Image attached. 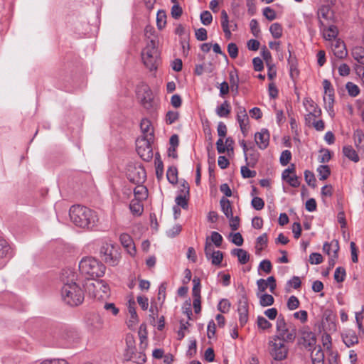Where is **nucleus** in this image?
I'll list each match as a JSON object with an SVG mask.
<instances>
[{
    "label": "nucleus",
    "instance_id": "nucleus-1",
    "mask_svg": "<svg viewBox=\"0 0 364 364\" xmlns=\"http://www.w3.org/2000/svg\"><path fill=\"white\" fill-rule=\"evenodd\" d=\"M70 220L77 227L83 229H92L98 223L97 213L83 205H73L69 210Z\"/></svg>",
    "mask_w": 364,
    "mask_h": 364
},
{
    "label": "nucleus",
    "instance_id": "nucleus-2",
    "mask_svg": "<svg viewBox=\"0 0 364 364\" xmlns=\"http://www.w3.org/2000/svg\"><path fill=\"white\" fill-rule=\"evenodd\" d=\"M63 300L70 306L81 304L84 300V293L79 285L74 282H66L61 289Z\"/></svg>",
    "mask_w": 364,
    "mask_h": 364
},
{
    "label": "nucleus",
    "instance_id": "nucleus-3",
    "mask_svg": "<svg viewBox=\"0 0 364 364\" xmlns=\"http://www.w3.org/2000/svg\"><path fill=\"white\" fill-rule=\"evenodd\" d=\"M105 266L94 257L82 259L79 264L80 272L91 279L100 277L105 274Z\"/></svg>",
    "mask_w": 364,
    "mask_h": 364
},
{
    "label": "nucleus",
    "instance_id": "nucleus-4",
    "mask_svg": "<svg viewBox=\"0 0 364 364\" xmlns=\"http://www.w3.org/2000/svg\"><path fill=\"white\" fill-rule=\"evenodd\" d=\"M141 55L142 62L146 68L150 71L156 70L160 63V58L156 41L150 40L142 50Z\"/></svg>",
    "mask_w": 364,
    "mask_h": 364
},
{
    "label": "nucleus",
    "instance_id": "nucleus-5",
    "mask_svg": "<svg viewBox=\"0 0 364 364\" xmlns=\"http://www.w3.org/2000/svg\"><path fill=\"white\" fill-rule=\"evenodd\" d=\"M100 255L102 259L111 266H117L120 261L121 255L119 247L111 241L102 242Z\"/></svg>",
    "mask_w": 364,
    "mask_h": 364
},
{
    "label": "nucleus",
    "instance_id": "nucleus-6",
    "mask_svg": "<svg viewBox=\"0 0 364 364\" xmlns=\"http://www.w3.org/2000/svg\"><path fill=\"white\" fill-rule=\"evenodd\" d=\"M276 329L280 338L286 342L293 343L296 336V327L291 323H287L284 317L279 315L277 320Z\"/></svg>",
    "mask_w": 364,
    "mask_h": 364
},
{
    "label": "nucleus",
    "instance_id": "nucleus-7",
    "mask_svg": "<svg viewBox=\"0 0 364 364\" xmlns=\"http://www.w3.org/2000/svg\"><path fill=\"white\" fill-rule=\"evenodd\" d=\"M86 288L89 294L97 300L104 301L109 296V287L102 280L87 283Z\"/></svg>",
    "mask_w": 364,
    "mask_h": 364
},
{
    "label": "nucleus",
    "instance_id": "nucleus-8",
    "mask_svg": "<svg viewBox=\"0 0 364 364\" xmlns=\"http://www.w3.org/2000/svg\"><path fill=\"white\" fill-rule=\"evenodd\" d=\"M137 97L141 105L149 112H153L156 107L154 100L152 92L146 85H142L138 87L136 90Z\"/></svg>",
    "mask_w": 364,
    "mask_h": 364
},
{
    "label": "nucleus",
    "instance_id": "nucleus-9",
    "mask_svg": "<svg viewBox=\"0 0 364 364\" xmlns=\"http://www.w3.org/2000/svg\"><path fill=\"white\" fill-rule=\"evenodd\" d=\"M285 341L280 338V336H274L269 342L271 347L270 354L277 360H282L287 358L288 348L284 344Z\"/></svg>",
    "mask_w": 364,
    "mask_h": 364
},
{
    "label": "nucleus",
    "instance_id": "nucleus-10",
    "mask_svg": "<svg viewBox=\"0 0 364 364\" xmlns=\"http://www.w3.org/2000/svg\"><path fill=\"white\" fill-rule=\"evenodd\" d=\"M148 137H141L136 141V151L140 157L146 161L153 157V151Z\"/></svg>",
    "mask_w": 364,
    "mask_h": 364
},
{
    "label": "nucleus",
    "instance_id": "nucleus-11",
    "mask_svg": "<svg viewBox=\"0 0 364 364\" xmlns=\"http://www.w3.org/2000/svg\"><path fill=\"white\" fill-rule=\"evenodd\" d=\"M127 176L129 181L134 184H142L146 180V171L141 166H130Z\"/></svg>",
    "mask_w": 364,
    "mask_h": 364
},
{
    "label": "nucleus",
    "instance_id": "nucleus-12",
    "mask_svg": "<svg viewBox=\"0 0 364 364\" xmlns=\"http://www.w3.org/2000/svg\"><path fill=\"white\" fill-rule=\"evenodd\" d=\"M303 105L306 110L309 112L305 119L308 123H311L313 119L318 117L321 114V110L318 105L311 98H305Z\"/></svg>",
    "mask_w": 364,
    "mask_h": 364
},
{
    "label": "nucleus",
    "instance_id": "nucleus-13",
    "mask_svg": "<svg viewBox=\"0 0 364 364\" xmlns=\"http://www.w3.org/2000/svg\"><path fill=\"white\" fill-rule=\"evenodd\" d=\"M193 287L192 289V296L193 298V306L196 314H199L201 311V296H200V281L199 278L195 277L193 279Z\"/></svg>",
    "mask_w": 364,
    "mask_h": 364
},
{
    "label": "nucleus",
    "instance_id": "nucleus-14",
    "mask_svg": "<svg viewBox=\"0 0 364 364\" xmlns=\"http://www.w3.org/2000/svg\"><path fill=\"white\" fill-rule=\"evenodd\" d=\"M323 85L324 89L325 96L323 97V100L326 104V109L328 112H333V102H334V90L331 86L330 81L328 80H324L323 81Z\"/></svg>",
    "mask_w": 364,
    "mask_h": 364
},
{
    "label": "nucleus",
    "instance_id": "nucleus-15",
    "mask_svg": "<svg viewBox=\"0 0 364 364\" xmlns=\"http://www.w3.org/2000/svg\"><path fill=\"white\" fill-rule=\"evenodd\" d=\"M237 312L240 324L243 326L248 321V301L246 296H242L239 299Z\"/></svg>",
    "mask_w": 364,
    "mask_h": 364
},
{
    "label": "nucleus",
    "instance_id": "nucleus-16",
    "mask_svg": "<svg viewBox=\"0 0 364 364\" xmlns=\"http://www.w3.org/2000/svg\"><path fill=\"white\" fill-rule=\"evenodd\" d=\"M104 323V319L100 314H92L87 319V327L92 332L101 330Z\"/></svg>",
    "mask_w": 364,
    "mask_h": 364
},
{
    "label": "nucleus",
    "instance_id": "nucleus-17",
    "mask_svg": "<svg viewBox=\"0 0 364 364\" xmlns=\"http://www.w3.org/2000/svg\"><path fill=\"white\" fill-rule=\"evenodd\" d=\"M320 24L323 36L326 40L331 41L337 37L338 31L336 26L325 23L323 20H320Z\"/></svg>",
    "mask_w": 364,
    "mask_h": 364
},
{
    "label": "nucleus",
    "instance_id": "nucleus-18",
    "mask_svg": "<svg viewBox=\"0 0 364 364\" xmlns=\"http://www.w3.org/2000/svg\"><path fill=\"white\" fill-rule=\"evenodd\" d=\"M119 241L127 252L131 255L134 256L136 250L134 242L132 237L127 234L122 233L119 236Z\"/></svg>",
    "mask_w": 364,
    "mask_h": 364
},
{
    "label": "nucleus",
    "instance_id": "nucleus-19",
    "mask_svg": "<svg viewBox=\"0 0 364 364\" xmlns=\"http://www.w3.org/2000/svg\"><path fill=\"white\" fill-rule=\"evenodd\" d=\"M332 51L336 57L340 59L345 58L348 52L343 41L336 39L331 45Z\"/></svg>",
    "mask_w": 364,
    "mask_h": 364
},
{
    "label": "nucleus",
    "instance_id": "nucleus-20",
    "mask_svg": "<svg viewBox=\"0 0 364 364\" xmlns=\"http://www.w3.org/2000/svg\"><path fill=\"white\" fill-rule=\"evenodd\" d=\"M255 140L257 145L261 149H266L269 141V133L268 130L262 129L259 132H257L255 135Z\"/></svg>",
    "mask_w": 364,
    "mask_h": 364
},
{
    "label": "nucleus",
    "instance_id": "nucleus-21",
    "mask_svg": "<svg viewBox=\"0 0 364 364\" xmlns=\"http://www.w3.org/2000/svg\"><path fill=\"white\" fill-rule=\"evenodd\" d=\"M126 346L127 348L124 353V358L127 360H131L134 359V355H135L136 351L135 341L132 335H127Z\"/></svg>",
    "mask_w": 364,
    "mask_h": 364
},
{
    "label": "nucleus",
    "instance_id": "nucleus-22",
    "mask_svg": "<svg viewBox=\"0 0 364 364\" xmlns=\"http://www.w3.org/2000/svg\"><path fill=\"white\" fill-rule=\"evenodd\" d=\"M13 257V250L9 243L2 237H0V259Z\"/></svg>",
    "mask_w": 364,
    "mask_h": 364
},
{
    "label": "nucleus",
    "instance_id": "nucleus-23",
    "mask_svg": "<svg viewBox=\"0 0 364 364\" xmlns=\"http://www.w3.org/2000/svg\"><path fill=\"white\" fill-rule=\"evenodd\" d=\"M183 186L184 187L183 194L176 196L175 201L177 206L186 209L188 208L187 197L189 196V185L187 182H184Z\"/></svg>",
    "mask_w": 364,
    "mask_h": 364
},
{
    "label": "nucleus",
    "instance_id": "nucleus-24",
    "mask_svg": "<svg viewBox=\"0 0 364 364\" xmlns=\"http://www.w3.org/2000/svg\"><path fill=\"white\" fill-rule=\"evenodd\" d=\"M342 338L344 343L348 346H352L358 343V338L355 332L353 330H348L342 334Z\"/></svg>",
    "mask_w": 364,
    "mask_h": 364
},
{
    "label": "nucleus",
    "instance_id": "nucleus-25",
    "mask_svg": "<svg viewBox=\"0 0 364 364\" xmlns=\"http://www.w3.org/2000/svg\"><path fill=\"white\" fill-rule=\"evenodd\" d=\"M301 339L303 345L306 347H311L316 343L315 334L309 330H304L301 332Z\"/></svg>",
    "mask_w": 364,
    "mask_h": 364
},
{
    "label": "nucleus",
    "instance_id": "nucleus-26",
    "mask_svg": "<svg viewBox=\"0 0 364 364\" xmlns=\"http://www.w3.org/2000/svg\"><path fill=\"white\" fill-rule=\"evenodd\" d=\"M339 250L338 242L336 240H332L331 242H325L323 246V250L328 256L338 254Z\"/></svg>",
    "mask_w": 364,
    "mask_h": 364
},
{
    "label": "nucleus",
    "instance_id": "nucleus-27",
    "mask_svg": "<svg viewBox=\"0 0 364 364\" xmlns=\"http://www.w3.org/2000/svg\"><path fill=\"white\" fill-rule=\"evenodd\" d=\"M141 132L144 134L142 137H148L149 139L153 138V129L149 120L143 119L140 124Z\"/></svg>",
    "mask_w": 364,
    "mask_h": 364
},
{
    "label": "nucleus",
    "instance_id": "nucleus-28",
    "mask_svg": "<svg viewBox=\"0 0 364 364\" xmlns=\"http://www.w3.org/2000/svg\"><path fill=\"white\" fill-rule=\"evenodd\" d=\"M231 112V106L230 103L225 100L220 106L215 109L217 115L220 117H227Z\"/></svg>",
    "mask_w": 364,
    "mask_h": 364
},
{
    "label": "nucleus",
    "instance_id": "nucleus-29",
    "mask_svg": "<svg viewBox=\"0 0 364 364\" xmlns=\"http://www.w3.org/2000/svg\"><path fill=\"white\" fill-rule=\"evenodd\" d=\"M311 356L313 364H324V353L321 347L315 348Z\"/></svg>",
    "mask_w": 364,
    "mask_h": 364
},
{
    "label": "nucleus",
    "instance_id": "nucleus-30",
    "mask_svg": "<svg viewBox=\"0 0 364 364\" xmlns=\"http://www.w3.org/2000/svg\"><path fill=\"white\" fill-rule=\"evenodd\" d=\"M136 186L134 188V199L144 200L148 197V190L142 184H136Z\"/></svg>",
    "mask_w": 364,
    "mask_h": 364
},
{
    "label": "nucleus",
    "instance_id": "nucleus-31",
    "mask_svg": "<svg viewBox=\"0 0 364 364\" xmlns=\"http://www.w3.org/2000/svg\"><path fill=\"white\" fill-rule=\"evenodd\" d=\"M231 254L234 256H236L239 262L242 264H246L250 259V255L248 252L243 249H233L231 252Z\"/></svg>",
    "mask_w": 364,
    "mask_h": 364
},
{
    "label": "nucleus",
    "instance_id": "nucleus-32",
    "mask_svg": "<svg viewBox=\"0 0 364 364\" xmlns=\"http://www.w3.org/2000/svg\"><path fill=\"white\" fill-rule=\"evenodd\" d=\"M221 210L226 216L230 218L232 215V207L230 201L225 197H223L220 200Z\"/></svg>",
    "mask_w": 364,
    "mask_h": 364
},
{
    "label": "nucleus",
    "instance_id": "nucleus-33",
    "mask_svg": "<svg viewBox=\"0 0 364 364\" xmlns=\"http://www.w3.org/2000/svg\"><path fill=\"white\" fill-rule=\"evenodd\" d=\"M237 121L240 125V130L245 136L248 132L249 117L247 114L243 115H237Z\"/></svg>",
    "mask_w": 364,
    "mask_h": 364
},
{
    "label": "nucleus",
    "instance_id": "nucleus-34",
    "mask_svg": "<svg viewBox=\"0 0 364 364\" xmlns=\"http://www.w3.org/2000/svg\"><path fill=\"white\" fill-rule=\"evenodd\" d=\"M351 55L355 60L361 65H364V48L355 46L351 50Z\"/></svg>",
    "mask_w": 364,
    "mask_h": 364
},
{
    "label": "nucleus",
    "instance_id": "nucleus-35",
    "mask_svg": "<svg viewBox=\"0 0 364 364\" xmlns=\"http://www.w3.org/2000/svg\"><path fill=\"white\" fill-rule=\"evenodd\" d=\"M142 200L133 199L129 204V209L133 215H141L143 213V205L141 204Z\"/></svg>",
    "mask_w": 364,
    "mask_h": 364
},
{
    "label": "nucleus",
    "instance_id": "nucleus-36",
    "mask_svg": "<svg viewBox=\"0 0 364 364\" xmlns=\"http://www.w3.org/2000/svg\"><path fill=\"white\" fill-rule=\"evenodd\" d=\"M221 26L225 36L230 38L231 36V31L229 28V18L228 15L225 10L221 11Z\"/></svg>",
    "mask_w": 364,
    "mask_h": 364
},
{
    "label": "nucleus",
    "instance_id": "nucleus-37",
    "mask_svg": "<svg viewBox=\"0 0 364 364\" xmlns=\"http://www.w3.org/2000/svg\"><path fill=\"white\" fill-rule=\"evenodd\" d=\"M343 153L346 157L353 162L359 161V156L355 150L351 146H345L343 147Z\"/></svg>",
    "mask_w": 364,
    "mask_h": 364
},
{
    "label": "nucleus",
    "instance_id": "nucleus-38",
    "mask_svg": "<svg viewBox=\"0 0 364 364\" xmlns=\"http://www.w3.org/2000/svg\"><path fill=\"white\" fill-rule=\"evenodd\" d=\"M267 243V235L264 233L257 238V242L255 245L256 254H260L261 251L266 247Z\"/></svg>",
    "mask_w": 364,
    "mask_h": 364
},
{
    "label": "nucleus",
    "instance_id": "nucleus-39",
    "mask_svg": "<svg viewBox=\"0 0 364 364\" xmlns=\"http://www.w3.org/2000/svg\"><path fill=\"white\" fill-rule=\"evenodd\" d=\"M257 296L259 299V304L262 306H269L274 304V299L271 294H263L259 295V292H257Z\"/></svg>",
    "mask_w": 364,
    "mask_h": 364
},
{
    "label": "nucleus",
    "instance_id": "nucleus-40",
    "mask_svg": "<svg viewBox=\"0 0 364 364\" xmlns=\"http://www.w3.org/2000/svg\"><path fill=\"white\" fill-rule=\"evenodd\" d=\"M318 16L319 21L321 20V18L328 21L333 16V11L328 6H323L318 9Z\"/></svg>",
    "mask_w": 364,
    "mask_h": 364
},
{
    "label": "nucleus",
    "instance_id": "nucleus-41",
    "mask_svg": "<svg viewBox=\"0 0 364 364\" xmlns=\"http://www.w3.org/2000/svg\"><path fill=\"white\" fill-rule=\"evenodd\" d=\"M102 309L107 314L112 316H117L119 312V309L112 302H103Z\"/></svg>",
    "mask_w": 364,
    "mask_h": 364
},
{
    "label": "nucleus",
    "instance_id": "nucleus-42",
    "mask_svg": "<svg viewBox=\"0 0 364 364\" xmlns=\"http://www.w3.org/2000/svg\"><path fill=\"white\" fill-rule=\"evenodd\" d=\"M269 31L274 38H279L282 36V27L279 23H274L269 27Z\"/></svg>",
    "mask_w": 364,
    "mask_h": 364
},
{
    "label": "nucleus",
    "instance_id": "nucleus-43",
    "mask_svg": "<svg viewBox=\"0 0 364 364\" xmlns=\"http://www.w3.org/2000/svg\"><path fill=\"white\" fill-rule=\"evenodd\" d=\"M317 172L320 180L323 181L328 178L331 174V170L327 165H320L317 168Z\"/></svg>",
    "mask_w": 364,
    "mask_h": 364
},
{
    "label": "nucleus",
    "instance_id": "nucleus-44",
    "mask_svg": "<svg viewBox=\"0 0 364 364\" xmlns=\"http://www.w3.org/2000/svg\"><path fill=\"white\" fill-rule=\"evenodd\" d=\"M346 88L348 95L351 97H355L360 93V89L358 86L352 82H348L346 85Z\"/></svg>",
    "mask_w": 364,
    "mask_h": 364
},
{
    "label": "nucleus",
    "instance_id": "nucleus-45",
    "mask_svg": "<svg viewBox=\"0 0 364 364\" xmlns=\"http://www.w3.org/2000/svg\"><path fill=\"white\" fill-rule=\"evenodd\" d=\"M331 158V151L327 149H322L320 150V154L318 160L320 163H327Z\"/></svg>",
    "mask_w": 364,
    "mask_h": 364
},
{
    "label": "nucleus",
    "instance_id": "nucleus-46",
    "mask_svg": "<svg viewBox=\"0 0 364 364\" xmlns=\"http://www.w3.org/2000/svg\"><path fill=\"white\" fill-rule=\"evenodd\" d=\"M223 259V254L222 252L217 250L214 252L210 257V259H211V263L213 265L219 266Z\"/></svg>",
    "mask_w": 364,
    "mask_h": 364
},
{
    "label": "nucleus",
    "instance_id": "nucleus-47",
    "mask_svg": "<svg viewBox=\"0 0 364 364\" xmlns=\"http://www.w3.org/2000/svg\"><path fill=\"white\" fill-rule=\"evenodd\" d=\"M346 270L343 267H338L336 269L334 272V279L337 282H342L346 278Z\"/></svg>",
    "mask_w": 364,
    "mask_h": 364
},
{
    "label": "nucleus",
    "instance_id": "nucleus-48",
    "mask_svg": "<svg viewBox=\"0 0 364 364\" xmlns=\"http://www.w3.org/2000/svg\"><path fill=\"white\" fill-rule=\"evenodd\" d=\"M283 180L286 181L289 186L294 188L299 187L300 185V181L299 180V178L296 176L295 173L293 174H289V176L282 178Z\"/></svg>",
    "mask_w": 364,
    "mask_h": 364
},
{
    "label": "nucleus",
    "instance_id": "nucleus-49",
    "mask_svg": "<svg viewBox=\"0 0 364 364\" xmlns=\"http://www.w3.org/2000/svg\"><path fill=\"white\" fill-rule=\"evenodd\" d=\"M230 302L227 299H222L218 305V309L223 313H228L230 309Z\"/></svg>",
    "mask_w": 364,
    "mask_h": 364
},
{
    "label": "nucleus",
    "instance_id": "nucleus-50",
    "mask_svg": "<svg viewBox=\"0 0 364 364\" xmlns=\"http://www.w3.org/2000/svg\"><path fill=\"white\" fill-rule=\"evenodd\" d=\"M304 179L309 186L312 187L316 186V178L313 172L306 170L304 171Z\"/></svg>",
    "mask_w": 364,
    "mask_h": 364
},
{
    "label": "nucleus",
    "instance_id": "nucleus-51",
    "mask_svg": "<svg viewBox=\"0 0 364 364\" xmlns=\"http://www.w3.org/2000/svg\"><path fill=\"white\" fill-rule=\"evenodd\" d=\"M201 23L205 26H208L212 23L213 16L208 11H204L200 14Z\"/></svg>",
    "mask_w": 364,
    "mask_h": 364
},
{
    "label": "nucleus",
    "instance_id": "nucleus-52",
    "mask_svg": "<svg viewBox=\"0 0 364 364\" xmlns=\"http://www.w3.org/2000/svg\"><path fill=\"white\" fill-rule=\"evenodd\" d=\"M291 159V153L289 150H284L282 152L279 161L282 166H287Z\"/></svg>",
    "mask_w": 364,
    "mask_h": 364
},
{
    "label": "nucleus",
    "instance_id": "nucleus-53",
    "mask_svg": "<svg viewBox=\"0 0 364 364\" xmlns=\"http://www.w3.org/2000/svg\"><path fill=\"white\" fill-rule=\"evenodd\" d=\"M166 177L168 181L174 184L177 182L178 176H177V170L175 168H170L168 169L166 173Z\"/></svg>",
    "mask_w": 364,
    "mask_h": 364
},
{
    "label": "nucleus",
    "instance_id": "nucleus-54",
    "mask_svg": "<svg viewBox=\"0 0 364 364\" xmlns=\"http://www.w3.org/2000/svg\"><path fill=\"white\" fill-rule=\"evenodd\" d=\"M257 326L262 330H266L272 327V324L264 317L259 316L257 319Z\"/></svg>",
    "mask_w": 364,
    "mask_h": 364
},
{
    "label": "nucleus",
    "instance_id": "nucleus-55",
    "mask_svg": "<svg viewBox=\"0 0 364 364\" xmlns=\"http://www.w3.org/2000/svg\"><path fill=\"white\" fill-rule=\"evenodd\" d=\"M287 305L289 310H295L299 306V301L296 296H291L287 301Z\"/></svg>",
    "mask_w": 364,
    "mask_h": 364
},
{
    "label": "nucleus",
    "instance_id": "nucleus-56",
    "mask_svg": "<svg viewBox=\"0 0 364 364\" xmlns=\"http://www.w3.org/2000/svg\"><path fill=\"white\" fill-rule=\"evenodd\" d=\"M262 14L269 21H273L277 18L275 11L269 6L263 9Z\"/></svg>",
    "mask_w": 364,
    "mask_h": 364
},
{
    "label": "nucleus",
    "instance_id": "nucleus-57",
    "mask_svg": "<svg viewBox=\"0 0 364 364\" xmlns=\"http://www.w3.org/2000/svg\"><path fill=\"white\" fill-rule=\"evenodd\" d=\"M166 14L164 11H159L157 13V16H156V21H157V26L159 27V28L161 29L162 28H164L166 25Z\"/></svg>",
    "mask_w": 364,
    "mask_h": 364
},
{
    "label": "nucleus",
    "instance_id": "nucleus-58",
    "mask_svg": "<svg viewBox=\"0 0 364 364\" xmlns=\"http://www.w3.org/2000/svg\"><path fill=\"white\" fill-rule=\"evenodd\" d=\"M230 84L232 90H235L237 92L238 90V77L233 72L230 73Z\"/></svg>",
    "mask_w": 364,
    "mask_h": 364
},
{
    "label": "nucleus",
    "instance_id": "nucleus-59",
    "mask_svg": "<svg viewBox=\"0 0 364 364\" xmlns=\"http://www.w3.org/2000/svg\"><path fill=\"white\" fill-rule=\"evenodd\" d=\"M211 242L214 243V245L219 247L221 246L222 242H223V237L222 235L218 233V232H212L211 236H210Z\"/></svg>",
    "mask_w": 364,
    "mask_h": 364
},
{
    "label": "nucleus",
    "instance_id": "nucleus-60",
    "mask_svg": "<svg viewBox=\"0 0 364 364\" xmlns=\"http://www.w3.org/2000/svg\"><path fill=\"white\" fill-rule=\"evenodd\" d=\"M251 204L257 210H262L264 206V200L259 197H254L252 200Z\"/></svg>",
    "mask_w": 364,
    "mask_h": 364
},
{
    "label": "nucleus",
    "instance_id": "nucleus-61",
    "mask_svg": "<svg viewBox=\"0 0 364 364\" xmlns=\"http://www.w3.org/2000/svg\"><path fill=\"white\" fill-rule=\"evenodd\" d=\"M204 252L205 257L208 259H210V257L216 251L214 250L213 246L212 243L208 240V238L206 239Z\"/></svg>",
    "mask_w": 364,
    "mask_h": 364
},
{
    "label": "nucleus",
    "instance_id": "nucleus-62",
    "mask_svg": "<svg viewBox=\"0 0 364 364\" xmlns=\"http://www.w3.org/2000/svg\"><path fill=\"white\" fill-rule=\"evenodd\" d=\"M38 364H69V363L65 359L50 358L43 360Z\"/></svg>",
    "mask_w": 364,
    "mask_h": 364
},
{
    "label": "nucleus",
    "instance_id": "nucleus-63",
    "mask_svg": "<svg viewBox=\"0 0 364 364\" xmlns=\"http://www.w3.org/2000/svg\"><path fill=\"white\" fill-rule=\"evenodd\" d=\"M228 52L232 58H236L238 55V48L234 43H230L228 46Z\"/></svg>",
    "mask_w": 364,
    "mask_h": 364
},
{
    "label": "nucleus",
    "instance_id": "nucleus-64",
    "mask_svg": "<svg viewBox=\"0 0 364 364\" xmlns=\"http://www.w3.org/2000/svg\"><path fill=\"white\" fill-rule=\"evenodd\" d=\"M178 118V113L175 111H168L166 115V121L167 124H171Z\"/></svg>",
    "mask_w": 364,
    "mask_h": 364
}]
</instances>
